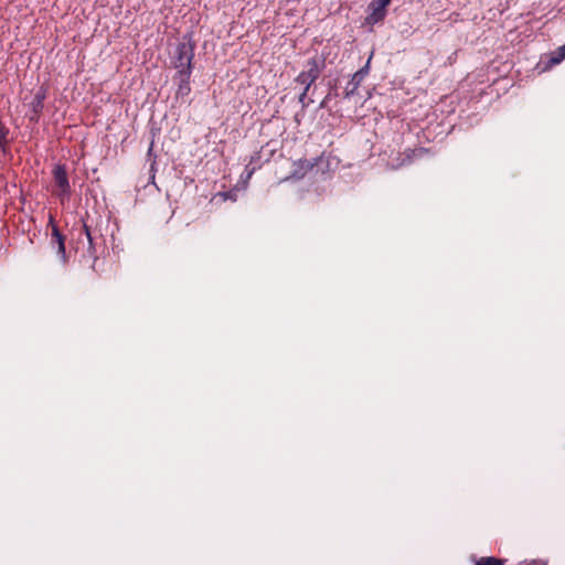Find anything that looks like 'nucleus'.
Here are the masks:
<instances>
[{
	"mask_svg": "<svg viewBox=\"0 0 565 565\" xmlns=\"http://www.w3.org/2000/svg\"><path fill=\"white\" fill-rule=\"evenodd\" d=\"M175 67L182 81H188L192 70L193 47L192 45L181 43L177 49Z\"/></svg>",
	"mask_w": 565,
	"mask_h": 565,
	"instance_id": "1",
	"label": "nucleus"
},
{
	"mask_svg": "<svg viewBox=\"0 0 565 565\" xmlns=\"http://www.w3.org/2000/svg\"><path fill=\"white\" fill-rule=\"evenodd\" d=\"M54 190L53 193L62 201L70 194V182L64 166H56L53 169Z\"/></svg>",
	"mask_w": 565,
	"mask_h": 565,
	"instance_id": "2",
	"label": "nucleus"
},
{
	"mask_svg": "<svg viewBox=\"0 0 565 565\" xmlns=\"http://www.w3.org/2000/svg\"><path fill=\"white\" fill-rule=\"evenodd\" d=\"M392 0H372L369 4L370 13L366 17V23L374 25L382 22L386 17V8Z\"/></svg>",
	"mask_w": 565,
	"mask_h": 565,
	"instance_id": "3",
	"label": "nucleus"
},
{
	"mask_svg": "<svg viewBox=\"0 0 565 565\" xmlns=\"http://www.w3.org/2000/svg\"><path fill=\"white\" fill-rule=\"evenodd\" d=\"M307 66L308 70L301 72L296 78L297 83L305 86L303 95L308 93L311 84L319 77L320 74V68L316 60H310Z\"/></svg>",
	"mask_w": 565,
	"mask_h": 565,
	"instance_id": "4",
	"label": "nucleus"
},
{
	"mask_svg": "<svg viewBox=\"0 0 565 565\" xmlns=\"http://www.w3.org/2000/svg\"><path fill=\"white\" fill-rule=\"evenodd\" d=\"M50 225L52 226V239L57 245L58 254H61L64 257V255H65L64 236L61 234L57 226L54 224L52 217L50 218Z\"/></svg>",
	"mask_w": 565,
	"mask_h": 565,
	"instance_id": "5",
	"label": "nucleus"
},
{
	"mask_svg": "<svg viewBox=\"0 0 565 565\" xmlns=\"http://www.w3.org/2000/svg\"><path fill=\"white\" fill-rule=\"evenodd\" d=\"M564 58H565V44L559 46L556 51L551 53L548 63H547L546 67H544V71L553 67L554 65L559 64Z\"/></svg>",
	"mask_w": 565,
	"mask_h": 565,
	"instance_id": "6",
	"label": "nucleus"
},
{
	"mask_svg": "<svg viewBox=\"0 0 565 565\" xmlns=\"http://www.w3.org/2000/svg\"><path fill=\"white\" fill-rule=\"evenodd\" d=\"M475 565H503V561L495 557H481Z\"/></svg>",
	"mask_w": 565,
	"mask_h": 565,
	"instance_id": "7",
	"label": "nucleus"
},
{
	"mask_svg": "<svg viewBox=\"0 0 565 565\" xmlns=\"http://www.w3.org/2000/svg\"><path fill=\"white\" fill-rule=\"evenodd\" d=\"M8 134H9L8 128L2 122H0V148H2V149L4 148V146L7 143Z\"/></svg>",
	"mask_w": 565,
	"mask_h": 565,
	"instance_id": "8",
	"label": "nucleus"
},
{
	"mask_svg": "<svg viewBox=\"0 0 565 565\" xmlns=\"http://www.w3.org/2000/svg\"><path fill=\"white\" fill-rule=\"evenodd\" d=\"M83 228H84L85 235H86V237L88 239L89 247L93 248V238H92L89 228L87 227V225H84Z\"/></svg>",
	"mask_w": 565,
	"mask_h": 565,
	"instance_id": "9",
	"label": "nucleus"
},
{
	"mask_svg": "<svg viewBox=\"0 0 565 565\" xmlns=\"http://www.w3.org/2000/svg\"><path fill=\"white\" fill-rule=\"evenodd\" d=\"M529 565H546V563H545V562H543V561H534V562H532V563H531V564H529Z\"/></svg>",
	"mask_w": 565,
	"mask_h": 565,
	"instance_id": "10",
	"label": "nucleus"
}]
</instances>
